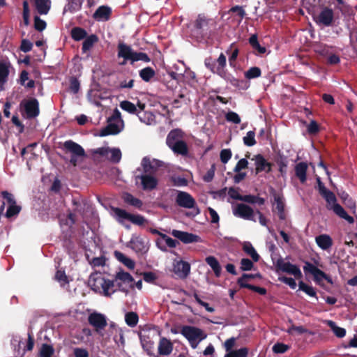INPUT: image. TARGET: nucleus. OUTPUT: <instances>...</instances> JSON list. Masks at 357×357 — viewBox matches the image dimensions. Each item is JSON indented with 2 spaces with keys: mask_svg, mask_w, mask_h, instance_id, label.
I'll list each match as a JSON object with an SVG mask.
<instances>
[{
  "mask_svg": "<svg viewBox=\"0 0 357 357\" xmlns=\"http://www.w3.org/2000/svg\"><path fill=\"white\" fill-rule=\"evenodd\" d=\"M23 6V22L24 25L28 26L29 24V16H30V10L29 3L26 0H24L22 3Z\"/></svg>",
  "mask_w": 357,
  "mask_h": 357,
  "instance_id": "bf43d9fd",
  "label": "nucleus"
},
{
  "mask_svg": "<svg viewBox=\"0 0 357 357\" xmlns=\"http://www.w3.org/2000/svg\"><path fill=\"white\" fill-rule=\"evenodd\" d=\"M62 246L71 258L76 256V246L72 239V234H65L62 238Z\"/></svg>",
  "mask_w": 357,
  "mask_h": 357,
  "instance_id": "4be33fe9",
  "label": "nucleus"
},
{
  "mask_svg": "<svg viewBox=\"0 0 357 357\" xmlns=\"http://www.w3.org/2000/svg\"><path fill=\"white\" fill-rule=\"evenodd\" d=\"M135 180H140L144 190H153L158 184V180L155 176L147 174L136 176Z\"/></svg>",
  "mask_w": 357,
  "mask_h": 357,
  "instance_id": "2eb2a0df",
  "label": "nucleus"
},
{
  "mask_svg": "<svg viewBox=\"0 0 357 357\" xmlns=\"http://www.w3.org/2000/svg\"><path fill=\"white\" fill-rule=\"evenodd\" d=\"M217 64L215 69L213 72L214 74H217L221 78H228V70L226 69L227 66V59L223 53H221L216 60Z\"/></svg>",
  "mask_w": 357,
  "mask_h": 357,
  "instance_id": "6ab92c4d",
  "label": "nucleus"
},
{
  "mask_svg": "<svg viewBox=\"0 0 357 357\" xmlns=\"http://www.w3.org/2000/svg\"><path fill=\"white\" fill-rule=\"evenodd\" d=\"M273 195L274 197V202L275 203V209L278 211V217L280 220H284L286 218L284 213V204L283 198L280 195L277 194L274 189H271Z\"/></svg>",
  "mask_w": 357,
  "mask_h": 357,
  "instance_id": "393cba45",
  "label": "nucleus"
},
{
  "mask_svg": "<svg viewBox=\"0 0 357 357\" xmlns=\"http://www.w3.org/2000/svg\"><path fill=\"white\" fill-rule=\"evenodd\" d=\"M140 342L142 348L146 351L147 354L150 356H154L153 351L154 349V342L147 335H139Z\"/></svg>",
  "mask_w": 357,
  "mask_h": 357,
  "instance_id": "2f4dec72",
  "label": "nucleus"
},
{
  "mask_svg": "<svg viewBox=\"0 0 357 357\" xmlns=\"http://www.w3.org/2000/svg\"><path fill=\"white\" fill-rule=\"evenodd\" d=\"M243 250L246 254L251 257L254 261L257 262L259 261V255L250 242H245L243 244Z\"/></svg>",
  "mask_w": 357,
  "mask_h": 357,
  "instance_id": "c03bdc74",
  "label": "nucleus"
},
{
  "mask_svg": "<svg viewBox=\"0 0 357 357\" xmlns=\"http://www.w3.org/2000/svg\"><path fill=\"white\" fill-rule=\"evenodd\" d=\"M54 354V349L52 345L44 343L39 350L40 357H52Z\"/></svg>",
  "mask_w": 357,
  "mask_h": 357,
  "instance_id": "09e8293b",
  "label": "nucleus"
},
{
  "mask_svg": "<svg viewBox=\"0 0 357 357\" xmlns=\"http://www.w3.org/2000/svg\"><path fill=\"white\" fill-rule=\"evenodd\" d=\"M136 253H146L149 248L140 236L132 235L128 245Z\"/></svg>",
  "mask_w": 357,
  "mask_h": 357,
  "instance_id": "a211bd4d",
  "label": "nucleus"
},
{
  "mask_svg": "<svg viewBox=\"0 0 357 357\" xmlns=\"http://www.w3.org/2000/svg\"><path fill=\"white\" fill-rule=\"evenodd\" d=\"M248 349L243 347L237 350L231 351L225 355V357H248Z\"/></svg>",
  "mask_w": 357,
  "mask_h": 357,
  "instance_id": "864d4df0",
  "label": "nucleus"
},
{
  "mask_svg": "<svg viewBox=\"0 0 357 357\" xmlns=\"http://www.w3.org/2000/svg\"><path fill=\"white\" fill-rule=\"evenodd\" d=\"M55 280L60 282L61 286L68 283V280L64 271L58 270L55 274Z\"/></svg>",
  "mask_w": 357,
  "mask_h": 357,
  "instance_id": "69168bd1",
  "label": "nucleus"
},
{
  "mask_svg": "<svg viewBox=\"0 0 357 357\" xmlns=\"http://www.w3.org/2000/svg\"><path fill=\"white\" fill-rule=\"evenodd\" d=\"M242 202L251 204H257L258 206H263L265 204V199L260 197L257 195H243Z\"/></svg>",
  "mask_w": 357,
  "mask_h": 357,
  "instance_id": "58836bf2",
  "label": "nucleus"
},
{
  "mask_svg": "<svg viewBox=\"0 0 357 357\" xmlns=\"http://www.w3.org/2000/svg\"><path fill=\"white\" fill-rule=\"evenodd\" d=\"M229 13H236V15L239 17L238 22H241L246 15V13L243 8L240 6H235L229 9Z\"/></svg>",
  "mask_w": 357,
  "mask_h": 357,
  "instance_id": "680f3d73",
  "label": "nucleus"
},
{
  "mask_svg": "<svg viewBox=\"0 0 357 357\" xmlns=\"http://www.w3.org/2000/svg\"><path fill=\"white\" fill-rule=\"evenodd\" d=\"M139 75L143 81L149 82L155 77V71L153 68L148 66L140 70Z\"/></svg>",
  "mask_w": 357,
  "mask_h": 357,
  "instance_id": "e433bc0d",
  "label": "nucleus"
},
{
  "mask_svg": "<svg viewBox=\"0 0 357 357\" xmlns=\"http://www.w3.org/2000/svg\"><path fill=\"white\" fill-rule=\"evenodd\" d=\"M307 169L308 165L305 162H300L295 165V175L301 183H305L307 181Z\"/></svg>",
  "mask_w": 357,
  "mask_h": 357,
  "instance_id": "b1692460",
  "label": "nucleus"
},
{
  "mask_svg": "<svg viewBox=\"0 0 357 357\" xmlns=\"http://www.w3.org/2000/svg\"><path fill=\"white\" fill-rule=\"evenodd\" d=\"M125 321L128 326L135 327L139 321L138 314L134 312H127L125 315Z\"/></svg>",
  "mask_w": 357,
  "mask_h": 357,
  "instance_id": "3c124183",
  "label": "nucleus"
},
{
  "mask_svg": "<svg viewBox=\"0 0 357 357\" xmlns=\"http://www.w3.org/2000/svg\"><path fill=\"white\" fill-rule=\"evenodd\" d=\"M181 333L188 340L193 349H196L199 343L207 337L202 329L192 326H183Z\"/></svg>",
  "mask_w": 357,
  "mask_h": 357,
  "instance_id": "6e6552de",
  "label": "nucleus"
},
{
  "mask_svg": "<svg viewBox=\"0 0 357 357\" xmlns=\"http://www.w3.org/2000/svg\"><path fill=\"white\" fill-rule=\"evenodd\" d=\"M255 165L256 174L263 171H266L267 173L271 171V164L267 162L261 154L255 155Z\"/></svg>",
  "mask_w": 357,
  "mask_h": 357,
  "instance_id": "5701e85b",
  "label": "nucleus"
},
{
  "mask_svg": "<svg viewBox=\"0 0 357 357\" xmlns=\"http://www.w3.org/2000/svg\"><path fill=\"white\" fill-rule=\"evenodd\" d=\"M80 89V82L78 79L72 76L69 79V91L73 94H76L79 92Z\"/></svg>",
  "mask_w": 357,
  "mask_h": 357,
  "instance_id": "5fc2aeb1",
  "label": "nucleus"
},
{
  "mask_svg": "<svg viewBox=\"0 0 357 357\" xmlns=\"http://www.w3.org/2000/svg\"><path fill=\"white\" fill-rule=\"evenodd\" d=\"M83 2V0H69L64 9L70 13H75L81 9Z\"/></svg>",
  "mask_w": 357,
  "mask_h": 357,
  "instance_id": "49530a36",
  "label": "nucleus"
},
{
  "mask_svg": "<svg viewBox=\"0 0 357 357\" xmlns=\"http://www.w3.org/2000/svg\"><path fill=\"white\" fill-rule=\"evenodd\" d=\"M325 323L331 328L337 337L342 338L346 335V330L344 328L337 326L335 321L332 320H326Z\"/></svg>",
  "mask_w": 357,
  "mask_h": 357,
  "instance_id": "4c0bfd02",
  "label": "nucleus"
},
{
  "mask_svg": "<svg viewBox=\"0 0 357 357\" xmlns=\"http://www.w3.org/2000/svg\"><path fill=\"white\" fill-rule=\"evenodd\" d=\"M98 41V37L96 34H91L89 36H86L85 40L82 43V51L86 53L89 51L95 43Z\"/></svg>",
  "mask_w": 357,
  "mask_h": 357,
  "instance_id": "f704fd0d",
  "label": "nucleus"
},
{
  "mask_svg": "<svg viewBox=\"0 0 357 357\" xmlns=\"http://www.w3.org/2000/svg\"><path fill=\"white\" fill-rule=\"evenodd\" d=\"M47 26L46 22L38 16L34 17V28L38 31H43Z\"/></svg>",
  "mask_w": 357,
  "mask_h": 357,
  "instance_id": "338daca9",
  "label": "nucleus"
},
{
  "mask_svg": "<svg viewBox=\"0 0 357 357\" xmlns=\"http://www.w3.org/2000/svg\"><path fill=\"white\" fill-rule=\"evenodd\" d=\"M316 180L319 193L325 199L327 209L333 211L338 217L347 220L350 224H353L354 222V218L348 215L344 208L337 203L335 195L325 187L320 177H317Z\"/></svg>",
  "mask_w": 357,
  "mask_h": 357,
  "instance_id": "f03ea898",
  "label": "nucleus"
},
{
  "mask_svg": "<svg viewBox=\"0 0 357 357\" xmlns=\"http://www.w3.org/2000/svg\"><path fill=\"white\" fill-rule=\"evenodd\" d=\"M338 196L342 201V203L350 209L356 208V202L353 200V199L349 196V195L345 192L342 191L337 193Z\"/></svg>",
  "mask_w": 357,
  "mask_h": 357,
  "instance_id": "a19ab883",
  "label": "nucleus"
},
{
  "mask_svg": "<svg viewBox=\"0 0 357 357\" xmlns=\"http://www.w3.org/2000/svg\"><path fill=\"white\" fill-rule=\"evenodd\" d=\"M29 79V73L26 70H22L20 75V83L21 85L26 88H33L35 86V82L33 79L29 80L26 84V81Z\"/></svg>",
  "mask_w": 357,
  "mask_h": 357,
  "instance_id": "8fccbe9b",
  "label": "nucleus"
},
{
  "mask_svg": "<svg viewBox=\"0 0 357 357\" xmlns=\"http://www.w3.org/2000/svg\"><path fill=\"white\" fill-rule=\"evenodd\" d=\"M208 21L204 15H199L197 18L194 21L191 28V36L197 39L203 38L204 31L208 25Z\"/></svg>",
  "mask_w": 357,
  "mask_h": 357,
  "instance_id": "1a4fd4ad",
  "label": "nucleus"
},
{
  "mask_svg": "<svg viewBox=\"0 0 357 357\" xmlns=\"http://www.w3.org/2000/svg\"><path fill=\"white\" fill-rule=\"evenodd\" d=\"M112 15V9L107 6H99L93 15V17L97 20L107 21Z\"/></svg>",
  "mask_w": 357,
  "mask_h": 357,
  "instance_id": "a878e982",
  "label": "nucleus"
},
{
  "mask_svg": "<svg viewBox=\"0 0 357 357\" xmlns=\"http://www.w3.org/2000/svg\"><path fill=\"white\" fill-rule=\"evenodd\" d=\"M40 15H47L51 8L50 0H31Z\"/></svg>",
  "mask_w": 357,
  "mask_h": 357,
  "instance_id": "c85d7f7f",
  "label": "nucleus"
},
{
  "mask_svg": "<svg viewBox=\"0 0 357 357\" xmlns=\"http://www.w3.org/2000/svg\"><path fill=\"white\" fill-rule=\"evenodd\" d=\"M299 289L304 291L308 296L315 297L317 299V293L315 289L312 287L305 284L303 281H300L298 283Z\"/></svg>",
  "mask_w": 357,
  "mask_h": 357,
  "instance_id": "603ef678",
  "label": "nucleus"
},
{
  "mask_svg": "<svg viewBox=\"0 0 357 357\" xmlns=\"http://www.w3.org/2000/svg\"><path fill=\"white\" fill-rule=\"evenodd\" d=\"M176 203L180 207L185 208H192L196 204V202L192 196L188 192L178 191L176 197Z\"/></svg>",
  "mask_w": 357,
  "mask_h": 357,
  "instance_id": "4468645a",
  "label": "nucleus"
},
{
  "mask_svg": "<svg viewBox=\"0 0 357 357\" xmlns=\"http://www.w3.org/2000/svg\"><path fill=\"white\" fill-rule=\"evenodd\" d=\"M114 282L117 281H121L127 288L133 289L135 288V280L133 277L128 272H125L123 270L117 272L114 276Z\"/></svg>",
  "mask_w": 357,
  "mask_h": 357,
  "instance_id": "aec40b11",
  "label": "nucleus"
},
{
  "mask_svg": "<svg viewBox=\"0 0 357 357\" xmlns=\"http://www.w3.org/2000/svg\"><path fill=\"white\" fill-rule=\"evenodd\" d=\"M230 50L232 52L229 56V63L231 67H234L236 66V61L239 54V50L237 47H236L235 43H233L230 45L229 49L226 51V53L229 54Z\"/></svg>",
  "mask_w": 357,
  "mask_h": 357,
  "instance_id": "79ce46f5",
  "label": "nucleus"
},
{
  "mask_svg": "<svg viewBox=\"0 0 357 357\" xmlns=\"http://www.w3.org/2000/svg\"><path fill=\"white\" fill-rule=\"evenodd\" d=\"M107 126L101 130L100 136L117 135L121 131L123 127V121L121 119V112L117 108L114 109L112 115L107 119Z\"/></svg>",
  "mask_w": 357,
  "mask_h": 357,
  "instance_id": "423d86ee",
  "label": "nucleus"
},
{
  "mask_svg": "<svg viewBox=\"0 0 357 357\" xmlns=\"http://www.w3.org/2000/svg\"><path fill=\"white\" fill-rule=\"evenodd\" d=\"M173 271L180 279H185L190 273V264L183 260L175 261Z\"/></svg>",
  "mask_w": 357,
  "mask_h": 357,
  "instance_id": "f3484780",
  "label": "nucleus"
},
{
  "mask_svg": "<svg viewBox=\"0 0 357 357\" xmlns=\"http://www.w3.org/2000/svg\"><path fill=\"white\" fill-rule=\"evenodd\" d=\"M109 153H111V156L109 159L111 162L114 163H118L121 160V152L119 149L109 148Z\"/></svg>",
  "mask_w": 357,
  "mask_h": 357,
  "instance_id": "052dcab7",
  "label": "nucleus"
},
{
  "mask_svg": "<svg viewBox=\"0 0 357 357\" xmlns=\"http://www.w3.org/2000/svg\"><path fill=\"white\" fill-rule=\"evenodd\" d=\"M88 321L93 326L97 332L103 330L107 325L106 317L104 314L98 312H93L89 314Z\"/></svg>",
  "mask_w": 357,
  "mask_h": 357,
  "instance_id": "dca6fc26",
  "label": "nucleus"
},
{
  "mask_svg": "<svg viewBox=\"0 0 357 357\" xmlns=\"http://www.w3.org/2000/svg\"><path fill=\"white\" fill-rule=\"evenodd\" d=\"M317 245L324 250L331 248L333 244L332 238L328 234H320L315 238Z\"/></svg>",
  "mask_w": 357,
  "mask_h": 357,
  "instance_id": "bb28decb",
  "label": "nucleus"
},
{
  "mask_svg": "<svg viewBox=\"0 0 357 357\" xmlns=\"http://www.w3.org/2000/svg\"><path fill=\"white\" fill-rule=\"evenodd\" d=\"M112 211L114 213L116 220L121 224H123V220H127L139 227H143L148 223V220L140 214H132L118 207H112Z\"/></svg>",
  "mask_w": 357,
  "mask_h": 357,
  "instance_id": "0eeeda50",
  "label": "nucleus"
},
{
  "mask_svg": "<svg viewBox=\"0 0 357 357\" xmlns=\"http://www.w3.org/2000/svg\"><path fill=\"white\" fill-rule=\"evenodd\" d=\"M89 283L92 290L107 297H110L116 291L114 281L106 279L100 275H91Z\"/></svg>",
  "mask_w": 357,
  "mask_h": 357,
  "instance_id": "20e7f679",
  "label": "nucleus"
},
{
  "mask_svg": "<svg viewBox=\"0 0 357 357\" xmlns=\"http://www.w3.org/2000/svg\"><path fill=\"white\" fill-rule=\"evenodd\" d=\"M345 5L344 0H323V3L319 4V11L314 12L312 15L314 22L319 26H335L339 16L335 10H342Z\"/></svg>",
  "mask_w": 357,
  "mask_h": 357,
  "instance_id": "f257e3e1",
  "label": "nucleus"
},
{
  "mask_svg": "<svg viewBox=\"0 0 357 357\" xmlns=\"http://www.w3.org/2000/svg\"><path fill=\"white\" fill-rule=\"evenodd\" d=\"M261 71L259 67H252L245 73L247 79H255L261 76Z\"/></svg>",
  "mask_w": 357,
  "mask_h": 357,
  "instance_id": "13d9d810",
  "label": "nucleus"
},
{
  "mask_svg": "<svg viewBox=\"0 0 357 357\" xmlns=\"http://www.w3.org/2000/svg\"><path fill=\"white\" fill-rule=\"evenodd\" d=\"M114 256L120 262H121L124 266H126L129 269L132 270L135 268V261L130 258L126 257L123 253L119 251H115Z\"/></svg>",
  "mask_w": 357,
  "mask_h": 357,
  "instance_id": "72a5a7b5",
  "label": "nucleus"
},
{
  "mask_svg": "<svg viewBox=\"0 0 357 357\" xmlns=\"http://www.w3.org/2000/svg\"><path fill=\"white\" fill-rule=\"evenodd\" d=\"M22 207L17 204L13 206H8L5 216L7 218H11L13 217L17 216L20 213Z\"/></svg>",
  "mask_w": 357,
  "mask_h": 357,
  "instance_id": "4d7b16f0",
  "label": "nucleus"
},
{
  "mask_svg": "<svg viewBox=\"0 0 357 357\" xmlns=\"http://www.w3.org/2000/svg\"><path fill=\"white\" fill-rule=\"evenodd\" d=\"M249 44L252 49L259 54H264L266 51L265 47L260 45L258 41V37L257 34H252L248 39Z\"/></svg>",
  "mask_w": 357,
  "mask_h": 357,
  "instance_id": "c9c22d12",
  "label": "nucleus"
},
{
  "mask_svg": "<svg viewBox=\"0 0 357 357\" xmlns=\"http://www.w3.org/2000/svg\"><path fill=\"white\" fill-rule=\"evenodd\" d=\"M141 165L143 168L144 174L153 175L156 172L149 158L144 157L142 160Z\"/></svg>",
  "mask_w": 357,
  "mask_h": 357,
  "instance_id": "a18cd8bd",
  "label": "nucleus"
},
{
  "mask_svg": "<svg viewBox=\"0 0 357 357\" xmlns=\"http://www.w3.org/2000/svg\"><path fill=\"white\" fill-rule=\"evenodd\" d=\"M123 199L126 203L137 208H140L143 205L142 202L139 199L135 197L132 195L128 192L123 195Z\"/></svg>",
  "mask_w": 357,
  "mask_h": 357,
  "instance_id": "ea45409f",
  "label": "nucleus"
},
{
  "mask_svg": "<svg viewBox=\"0 0 357 357\" xmlns=\"http://www.w3.org/2000/svg\"><path fill=\"white\" fill-rule=\"evenodd\" d=\"M173 348L174 345L170 340L165 337H160L158 347V355L169 356L172 354Z\"/></svg>",
  "mask_w": 357,
  "mask_h": 357,
  "instance_id": "412c9836",
  "label": "nucleus"
},
{
  "mask_svg": "<svg viewBox=\"0 0 357 357\" xmlns=\"http://www.w3.org/2000/svg\"><path fill=\"white\" fill-rule=\"evenodd\" d=\"M276 268L278 271L293 275L296 279H301L303 277L302 273L299 267L290 262H285L282 258L277 260Z\"/></svg>",
  "mask_w": 357,
  "mask_h": 357,
  "instance_id": "9b49d317",
  "label": "nucleus"
},
{
  "mask_svg": "<svg viewBox=\"0 0 357 357\" xmlns=\"http://www.w3.org/2000/svg\"><path fill=\"white\" fill-rule=\"evenodd\" d=\"M20 106L23 107L27 119H33L39 115V102L35 98L22 101Z\"/></svg>",
  "mask_w": 357,
  "mask_h": 357,
  "instance_id": "9d476101",
  "label": "nucleus"
},
{
  "mask_svg": "<svg viewBox=\"0 0 357 357\" xmlns=\"http://www.w3.org/2000/svg\"><path fill=\"white\" fill-rule=\"evenodd\" d=\"M231 151L229 149H222L220 154L221 162L226 164L231 159Z\"/></svg>",
  "mask_w": 357,
  "mask_h": 357,
  "instance_id": "774afa93",
  "label": "nucleus"
},
{
  "mask_svg": "<svg viewBox=\"0 0 357 357\" xmlns=\"http://www.w3.org/2000/svg\"><path fill=\"white\" fill-rule=\"evenodd\" d=\"M87 36L85 29L81 27H74L71 30V37L75 41H79L84 39Z\"/></svg>",
  "mask_w": 357,
  "mask_h": 357,
  "instance_id": "37998d69",
  "label": "nucleus"
},
{
  "mask_svg": "<svg viewBox=\"0 0 357 357\" xmlns=\"http://www.w3.org/2000/svg\"><path fill=\"white\" fill-rule=\"evenodd\" d=\"M119 58H123V61L120 63L121 65H126L128 61L131 65H133L135 62L142 61L145 63L151 61V59L149 55L145 52H137L132 50L131 46L120 42L117 46Z\"/></svg>",
  "mask_w": 357,
  "mask_h": 357,
  "instance_id": "7ed1b4c3",
  "label": "nucleus"
},
{
  "mask_svg": "<svg viewBox=\"0 0 357 357\" xmlns=\"http://www.w3.org/2000/svg\"><path fill=\"white\" fill-rule=\"evenodd\" d=\"M255 132L254 130L248 131L246 136L243 137V141L245 146H252L256 144Z\"/></svg>",
  "mask_w": 357,
  "mask_h": 357,
  "instance_id": "6e6d98bb",
  "label": "nucleus"
},
{
  "mask_svg": "<svg viewBox=\"0 0 357 357\" xmlns=\"http://www.w3.org/2000/svg\"><path fill=\"white\" fill-rule=\"evenodd\" d=\"M183 137V132L179 129L176 128L172 130L167 135L166 139V144L169 147V145L176 143V142L181 141Z\"/></svg>",
  "mask_w": 357,
  "mask_h": 357,
  "instance_id": "cd10ccee",
  "label": "nucleus"
},
{
  "mask_svg": "<svg viewBox=\"0 0 357 357\" xmlns=\"http://www.w3.org/2000/svg\"><path fill=\"white\" fill-rule=\"evenodd\" d=\"M172 235L180 240L185 244L201 242V238L196 234L187 231L173 229L171 232Z\"/></svg>",
  "mask_w": 357,
  "mask_h": 357,
  "instance_id": "ddd939ff",
  "label": "nucleus"
},
{
  "mask_svg": "<svg viewBox=\"0 0 357 357\" xmlns=\"http://www.w3.org/2000/svg\"><path fill=\"white\" fill-rule=\"evenodd\" d=\"M61 149L65 153L70 154L69 162L74 167H76L77 163L86 157L84 148L71 139L64 142Z\"/></svg>",
  "mask_w": 357,
  "mask_h": 357,
  "instance_id": "39448f33",
  "label": "nucleus"
},
{
  "mask_svg": "<svg viewBox=\"0 0 357 357\" xmlns=\"http://www.w3.org/2000/svg\"><path fill=\"white\" fill-rule=\"evenodd\" d=\"M9 67V63L0 62V91L3 90V85L8 81L10 73Z\"/></svg>",
  "mask_w": 357,
  "mask_h": 357,
  "instance_id": "7c9ffc66",
  "label": "nucleus"
},
{
  "mask_svg": "<svg viewBox=\"0 0 357 357\" xmlns=\"http://www.w3.org/2000/svg\"><path fill=\"white\" fill-rule=\"evenodd\" d=\"M234 214L245 220L256 221L255 211L252 207L245 204H238L234 210Z\"/></svg>",
  "mask_w": 357,
  "mask_h": 357,
  "instance_id": "f8f14e48",
  "label": "nucleus"
},
{
  "mask_svg": "<svg viewBox=\"0 0 357 357\" xmlns=\"http://www.w3.org/2000/svg\"><path fill=\"white\" fill-rule=\"evenodd\" d=\"M169 149H171L174 153L181 155H187L188 153V147L186 142L183 140H181L179 142H176V143H174L172 145H169Z\"/></svg>",
  "mask_w": 357,
  "mask_h": 357,
  "instance_id": "c756f323",
  "label": "nucleus"
},
{
  "mask_svg": "<svg viewBox=\"0 0 357 357\" xmlns=\"http://www.w3.org/2000/svg\"><path fill=\"white\" fill-rule=\"evenodd\" d=\"M290 347L287 344L281 342L275 343L272 350L275 354H284L289 349Z\"/></svg>",
  "mask_w": 357,
  "mask_h": 357,
  "instance_id": "e2e57ef3",
  "label": "nucleus"
},
{
  "mask_svg": "<svg viewBox=\"0 0 357 357\" xmlns=\"http://www.w3.org/2000/svg\"><path fill=\"white\" fill-rule=\"evenodd\" d=\"M205 261L212 268L215 275L218 278L220 277L222 268L218 260L213 256H208L206 257Z\"/></svg>",
  "mask_w": 357,
  "mask_h": 357,
  "instance_id": "473e14b6",
  "label": "nucleus"
},
{
  "mask_svg": "<svg viewBox=\"0 0 357 357\" xmlns=\"http://www.w3.org/2000/svg\"><path fill=\"white\" fill-rule=\"evenodd\" d=\"M120 107L131 114H138V110H137V106L133 104L132 102H131L130 101H128V100H123V101H121L120 102Z\"/></svg>",
  "mask_w": 357,
  "mask_h": 357,
  "instance_id": "de8ad7c7",
  "label": "nucleus"
},
{
  "mask_svg": "<svg viewBox=\"0 0 357 357\" xmlns=\"http://www.w3.org/2000/svg\"><path fill=\"white\" fill-rule=\"evenodd\" d=\"M225 119L227 121L232 122L235 124H238L241 123V118L239 115L232 111H229L226 114Z\"/></svg>",
  "mask_w": 357,
  "mask_h": 357,
  "instance_id": "0e129e2a",
  "label": "nucleus"
}]
</instances>
